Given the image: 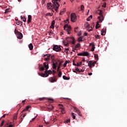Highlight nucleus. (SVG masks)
Here are the masks:
<instances>
[{
  "instance_id": "f257e3e1",
  "label": "nucleus",
  "mask_w": 127,
  "mask_h": 127,
  "mask_svg": "<svg viewBox=\"0 0 127 127\" xmlns=\"http://www.w3.org/2000/svg\"><path fill=\"white\" fill-rule=\"evenodd\" d=\"M52 2L53 3V6H56L55 10L57 12L58 8L59 6H60V4H59V3L60 2V0H53Z\"/></svg>"
},
{
  "instance_id": "f03ea898",
  "label": "nucleus",
  "mask_w": 127,
  "mask_h": 127,
  "mask_svg": "<svg viewBox=\"0 0 127 127\" xmlns=\"http://www.w3.org/2000/svg\"><path fill=\"white\" fill-rule=\"evenodd\" d=\"M64 30H65L67 32V34H70L71 31V26L68 25V24H65L64 26Z\"/></svg>"
},
{
  "instance_id": "7ed1b4c3",
  "label": "nucleus",
  "mask_w": 127,
  "mask_h": 127,
  "mask_svg": "<svg viewBox=\"0 0 127 127\" xmlns=\"http://www.w3.org/2000/svg\"><path fill=\"white\" fill-rule=\"evenodd\" d=\"M44 66H41L40 69L41 71H44V70H48L49 68V66L48 65V63L45 62L43 64Z\"/></svg>"
},
{
  "instance_id": "20e7f679",
  "label": "nucleus",
  "mask_w": 127,
  "mask_h": 127,
  "mask_svg": "<svg viewBox=\"0 0 127 127\" xmlns=\"http://www.w3.org/2000/svg\"><path fill=\"white\" fill-rule=\"evenodd\" d=\"M53 49L56 52H60L61 50H62L60 46H59L58 45H54Z\"/></svg>"
},
{
  "instance_id": "39448f33",
  "label": "nucleus",
  "mask_w": 127,
  "mask_h": 127,
  "mask_svg": "<svg viewBox=\"0 0 127 127\" xmlns=\"http://www.w3.org/2000/svg\"><path fill=\"white\" fill-rule=\"evenodd\" d=\"M77 56H90V53L88 52H83L82 53H80L77 54Z\"/></svg>"
},
{
  "instance_id": "423d86ee",
  "label": "nucleus",
  "mask_w": 127,
  "mask_h": 127,
  "mask_svg": "<svg viewBox=\"0 0 127 127\" xmlns=\"http://www.w3.org/2000/svg\"><path fill=\"white\" fill-rule=\"evenodd\" d=\"M100 13H99L100 16L98 17V19H99L100 22H103L104 20V16H103V13H102V10H100Z\"/></svg>"
},
{
  "instance_id": "0eeeda50",
  "label": "nucleus",
  "mask_w": 127,
  "mask_h": 127,
  "mask_svg": "<svg viewBox=\"0 0 127 127\" xmlns=\"http://www.w3.org/2000/svg\"><path fill=\"white\" fill-rule=\"evenodd\" d=\"M97 62L94 61L93 62L92 61H90L88 64V65L89 66V68H92V67L95 66V65L96 64Z\"/></svg>"
},
{
  "instance_id": "6e6552de",
  "label": "nucleus",
  "mask_w": 127,
  "mask_h": 127,
  "mask_svg": "<svg viewBox=\"0 0 127 127\" xmlns=\"http://www.w3.org/2000/svg\"><path fill=\"white\" fill-rule=\"evenodd\" d=\"M71 20L72 22H75L77 19V16H76V14L71 13L70 15Z\"/></svg>"
},
{
  "instance_id": "1a4fd4ad",
  "label": "nucleus",
  "mask_w": 127,
  "mask_h": 127,
  "mask_svg": "<svg viewBox=\"0 0 127 127\" xmlns=\"http://www.w3.org/2000/svg\"><path fill=\"white\" fill-rule=\"evenodd\" d=\"M47 8L48 9H52V8H51V7H54L55 8H55H56V6H54L53 4L52 5V4L51 3V2L50 3H48L47 4Z\"/></svg>"
},
{
  "instance_id": "9d476101",
  "label": "nucleus",
  "mask_w": 127,
  "mask_h": 127,
  "mask_svg": "<svg viewBox=\"0 0 127 127\" xmlns=\"http://www.w3.org/2000/svg\"><path fill=\"white\" fill-rule=\"evenodd\" d=\"M45 73L46 75V77H48V76H49V74H52V71H51V70H47V69H46V71H45Z\"/></svg>"
},
{
  "instance_id": "9b49d317",
  "label": "nucleus",
  "mask_w": 127,
  "mask_h": 127,
  "mask_svg": "<svg viewBox=\"0 0 127 127\" xmlns=\"http://www.w3.org/2000/svg\"><path fill=\"white\" fill-rule=\"evenodd\" d=\"M89 46H92L91 50L92 52H94L95 51V44L94 42H92L89 44Z\"/></svg>"
},
{
  "instance_id": "f8f14e48",
  "label": "nucleus",
  "mask_w": 127,
  "mask_h": 127,
  "mask_svg": "<svg viewBox=\"0 0 127 127\" xmlns=\"http://www.w3.org/2000/svg\"><path fill=\"white\" fill-rule=\"evenodd\" d=\"M17 37L18 39H22V38L23 37V35H22V33H20V32L17 35Z\"/></svg>"
},
{
  "instance_id": "ddd939ff",
  "label": "nucleus",
  "mask_w": 127,
  "mask_h": 127,
  "mask_svg": "<svg viewBox=\"0 0 127 127\" xmlns=\"http://www.w3.org/2000/svg\"><path fill=\"white\" fill-rule=\"evenodd\" d=\"M50 56H51V55H49V54L45 55L44 56V57H45V56H47V57H48V58H45L44 60H45V61H48V60H49V59H50V58H49V57H50Z\"/></svg>"
},
{
  "instance_id": "4468645a",
  "label": "nucleus",
  "mask_w": 127,
  "mask_h": 127,
  "mask_svg": "<svg viewBox=\"0 0 127 127\" xmlns=\"http://www.w3.org/2000/svg\"><path fill=\"white\" fill-rule=\"evenodd\" d=\"M31 15H29L28 16V20H27V23L29 24L30 23V22H31Z\"/></svg>"
},
{
  "instance_id": "2eb2a0df",
  "label": "nucleus",
  "mask_w": 127,
  "mask_h": 127,
  "mask_svg": "<svg viewBox=\"0 0 127 127\" xmlns=\"http://www.w3.org/2000/svg\"><path fill=\"white\" fill-rule=\"evenodd\" d=\"M25 116H26V113L22 114L21 115V118H20V123H21V122H22V120L24 119V117H25Z\"/></svg>"
},
{
  "instance_id": "dca6fc26",
  "label": "nucleus",
  "mask_w": 127,
  "mask_h": 127,
  "mask_svg": "<svg viewBox=\"0 0 127 127\" xmlns=\"http://www.w3.org/2000/svg\"><path fill=\"white\" fill-rule=\"evenodd\" d=\"M49 81L51 82V83H54V82H56V79L53 77H50L49 78Z\"/></svg>"
},
{
  "instance_id": "f3484780",
  "label": "nucleus",
  "mask_w": 127,
  "mask_h": 127,
  "mask_svg": "<svg viewBox=\"0 0 127 127\" xmlns=\"http://www.w3.org/2000/svg\"><path fill=\"white\" fill-rule=\"evenodd\" d=\"M29 108H30V106H27L25 109L22 111L21 113L23 114L24 112H26V111H28Z\"/></svg>"
},
{
  "instance_id": "a211bd4d",
  "label": "nucleus",
  "mask_w": 127,
  "mask_h": 127,
  "mask_svg": "<svg viewBox=\"0 0 127 127\" xmlns=\"http://www.w3.org/2000/svg\"><path fill=\"white\" fill-rule=\"evenodd\" d=\"M63 62H64L62 61V62H60L59 65L58 66L57 69V71H59L60 67H61V65H62V63H63Z\"/></svg>"
},
{
  "instance_id": "6ab92c4d",
  "label": "nucleus",
  "mask_w": 127,
  "mask_h": 127,
  "mask_svg": "<svg viewBox=\"0 0 127 127\" xmlns=\"http://www.w3.org/2000/svg\"><path fill=\"white\" fill-rule=\"evenodd\" d=\"M100 22H100V21H97V24H96V29H98L99 28H100V24H99V23H100Z\"/></svg>"
},
{
  "instance_id": "aec40b11",
  "label": "nucleus",
  "mask_w": 127,
  "mask_h": 127,
  "mask_svg": "<svg viewBox=\"0 0 127 127\" xmlns=\"http://www.w3.org/2000/svg\"><path fill=\"white\" fill-rule=\"evenodd\" d=\"M106 35V30L105 29H103L101 31V35Z\"/></svg>"
},
{
  "instance_id": "412c9836",
  "label": "nucleus",
  "mask_w": 127,
  "mask_h": 127,
  "mask_svg": "<svg viewBox=\"0 0 127 127\" xmlns=\"http://www.w3.org/2000/svg\"><path fill=\"white\" fill-rule=\"evenodd\" d=\"M28 47H29L30 50H32L33 49V45H32L31 43H30Z\"/></svg>"
},
{
  "instance_id": "4be33fe9",
  "label": "nucleus",
  "mask_w": 127,
  "mask_h": 127,
  "mask_svg": "<svg viewBox=\"0 0 127 127\" xmlns=\"http://www.w3.org/2000/svg\"><path fill=\"white\" fill-rule=\"evenodd\" d=\"M66 40L67 41H69V39H71V38H70V37H67L66 38ZM72 39V44H75V41L73 39Z\"/></svg>"
},
{
  "instance_id": "5701e85b",
  "label": "nucleus",
  "mask_w": 127,
  "mask_h": 127,
  "mask_svg": "<svg viewBox=\"0 0 127 127\" xmlns=\"http://www.w3.org/2000/svg\"><path fill=\"white\" fill-rule=\"evenodd\" d=\"M16 23L18 25H19V24H21V25H22V22L18 20H16Z\"/></svg>"
},
{
  "instance_id": "b1692460",
  "label": "nucleus",
  "mask_w": 127,
  "mask_h": 127,
  "mask_svg": "<svg viewBox=\"0 0 127 127\" xmlns=\"http://www.w3.org/2000/svg\"><path fill=\"white\" fill-rule=\"evenodd\" d=\"M21 19L22 20V21H24V22L26 21V18H25L24 16H21Z\"/></svg>"
},
{
  "instance_id": "393cba45",
  "label": "nucleus",
  "mask_w": 127,
  "mask_h": 127,
  "mask_svg": "<svg viewBox=\"0 0 127 127\" xmlns=\"http://www.w3.org/2000/svg\"><path fill=\"white\" fill-rule=\"evenodd\" d=\"M74 47L77 49V48H80L81 47V44L80 43H78L76 45L74 46Z\"/></svg>"
},
{
  "instance_id": "a878e982",
  "label": "nucleus",
  "mask_w": 127,
  "mask_h": 127,
  "mask_svg": "<svg viewBox=\"0 0 127 127\" xmlns=\"http://www.w3.org/2000/svg\"><path fill=\"white\" fill-rule=\"evenodd\" d=\"M38 75L39 76H41V77H45L46 76V74L45 73H38Z\"/></svg>"
},
{
  "instance_id": "bb28decb",
  "label": "nucleus",
  "mask_w": 127,
  "mask_h": 127,
  "mask_svg": "<svg viewBox=\"0 0 127 127\" xmlns=\"http://www.w3.org/2000/svg\"><path fill=\"white\" fill-rule=\"evenodd\" d=\"M92 18H93V16H92V15H91L89 17H88L86 19L87 21H90V20H91V19H92Z\"/></svg>"
},
{
  "instance_id": "cd10ccee",
  "label": "nucleus",
  "mask_w": 127,
  "mask_h": 127,
  "mask_svg": "<svg viewBox=\"0 0 127 127\" xmlns=\"http://www.w3.org/2000/svg\"><path fill=\"white\" fill-rule=\"evenodd\" d=\"M61 113L63 114H65V110H64V109L62 107H61Z\"/></svg>"
},
{
  "instance_id": "c85d7f7f",
  "label": "nucleus",
  "mask_w": 127,
  "mask_h": 127,
  "mask_svg": "<svg viewBox=\"0 0 127 127\" xmlns=\"http://www.w3.org/2000/svg\"><path fill=\"white\" fill-rule=\"evenodd\" d=\"M57 68V65L55 64V63H53V68L56 69Z\"/></svg>"
},
{
  "instance_id": "c756f323",
  "label": "nucleus",
  "mask_w": 127,
  "mask_h": 127,
  "mask_svg": "<svg viewBox=\"0 0 127 127\" xmlns=\"http://www.w3.org/2000/svg\"><path fill=\"white\" fill-rule=\"evenodd\" d=\"M65 11H66V9L65 8H64L63 11H61L60 13V14L61 15H62V14H64V12H65Z\"/></svg>"
},
{
  "instance_id": "7c9ffc66",
  "label": "nucleus",
  "mask_w": 127,
  "mask_h": 127,
  "mask_svg": "<svg viewBox=\"0 0 127 127\" xmlns=\"http://www.w3.org/2000/svg\"><path fill=\"white\" fill-rule=\"evenodd\" d=\"M85 27H86L87 28H90V24H89V23L88 22H87L86 23V24L85 25Z\"/></svg>"
},
{
  "instance_id": "2f4dec72",
  "label": "nucleus",
  "mask_w": 127,
  "mask_h": 127,
  "mask_svg": "<svg viewBox=\"0 0 127 127\" xmlns=\"http://www.w3.org/2000/svg\"><path fill=\"white\" fill-rule=\"evenodd\" d=\"M82 39H83V36H80L79 38H78V42H80V41H83V40H82Z\"/></svg>"
},
{
  "instance_id": "473e14b6",
  "label": "nucleus",
  "mask_w": 127,
  "mask_h": 127,
  "mask_svg": "<svg viewBox=\"0 0 127 127\" xmlns=\"http://www.w3.org/2000/svg\"><path fill=\"white\" fill-rule=\"evenodd\" d=\"M75 111L76 112H77V114H78V113H80V111L79 110V109L76 107L74 108Z\"/></svg>"
},
{
  "instance_id": "72a5a7b5",
  "label": "nucleus",
  "mask_w": 127,
  "mask_h": 127,
  "mask_svg": "<svg viewBox=\"0 0 127 127\" xmlns=\"http://www.w3.org/2000/svg\"><path fill=\"white\" fill-rule=\"evenodd\" d=\"M71 117L73 119V120H75L76 119V117L75 116V114L73 113H71Z\"/></svg>"
},
{
  "instance_id": "f704fd0d",
  "label": "nucleus",
  "mask_w": 127,
  "mask_h": 127,
  "mask_svg": "<svg viewBox=\"0 0 127 127\" xmlns=\"http://www.w3.org/2000/svg\"><path fill=\"white\" fill-rule=\"evenodd\" d=\"M63 78L64 80H69V78L65 75H63Z\"/></svg>"
},
{
  "instance_id": "c9c22d12",
  "label": "nucleus",
  "mask_w": 127,
  "mask_h": 127,
  "mask_svg": "<svg viewBox=\"0 0 127 127\" xmlns=\"http://www.w3.org/2000/svg\"><path fill=\"white\" fill-rule=\"evenodd\" d=\"M98 57L99 56L97 54H94V58H95V59H96V60H99Z\"/></svg>"
},
{
  "instance_id": "e433bc0d",
  "label": "nucleus",
  "mask_w": 127,
  "mask_h": 127,
  "mask_svg": "<svg viewBox=\"0 0 127 127\" xmlns=\"http://www.w3.org/2000/svg\"><path fill=\"white\" fill-rule=\"evenodd\" d=\"M53 15V13H48L46 14V16H52V15Z\"/></svg>"
},
{
  "instance_id": "4c0bfd02",
  "label": "nucleus",
  "mask_w": 127,
  "mask_h": 127,
  "mask_svg": "<svg viewBox=\"0 0 127 127\" xmlns=\"http://www.w3.org/2000/svg\"><path fill=\"white\" fill-rule=\"evenodd\" d=\"M14 32H15V34H16V35H17L19 33H20V32H19L18 31H17V30H16V29H15L14 30Z\"/></svg>"
},
{
  "instance_id": "58836bf2",
  "label": "nucleus",
  "mask_w": 127,
  "mask_h": 127,
  "mask_svg": "<svg viewBox=\"0 0 127 127\" xmlns=\"http://www.w3.org/2000/svg\"><path fill=\"white\" fill-rule=\"evenodd\" d=\"M68 63V61H66L64 63V67H66L67 66V64Z\"/></svg>"
},
{
  "instance_id": "ea45409f",
  "label": "nucleus",
  "mask_w": 127,
  "mask_h": 127,
  "mask_svg": "<svg viewBox=\"0 0 127 127\" xmlns=\"http://www.w3.org/2000/svg\"><path fill=\"white\" fill-rule=\"evenodd\" d=\"M75 70L77 72H83V71L82 70H80V69L78 67L75 68Z\"/></svg>"
},
{
  "instance_id": "a19ab883",
  "label": "nucleus",
  "mask_w": 127,
  "mask_h": 127,
  "mask_svg": "<svg viewBox=\"0 0 127 127\" xmlns=\"http://www.w3.org/2000/svg\"><path fill=\"white\" fill-rule=\"evenodd\" d=\"M59 77H61L62 76V71H59L58 73Z\"/></svg>"
},
{
  "instance_id": "79ce46f5",
  "label": "nucleus",
  "mask_w": 127,
  "mask_h": 127,
  "mask_svg": "<svg viewBox=\"0 0 127 127\" xmlns=\"http://www.w3.org/2000/svg\"><path fill=\"white\" fill-rule=\"evenodd\" d=\"M48 109H49V110H53V109H54V107L52 106V105H51Z\"/></svg>"
},
{
  "instance_id": "37998d69",
  "label": "nucleus",
  "mask_w": 127,
  "mask_h": 127,
  "mask_svg": "<svg viewBox=\"0 0 127 127\" xmlns=\"http://www.w3.org/2000/svg\"><path fill=\"white\" fill-rule=\"evenodd\" d=\"M4 120H2V122H1V124H0V127H2V126H3V125H4Z\"/></svg>"
},
{
  "instance_id": "c03bdc74",
  "label": "nucleus",
  "mask_w": 127,
  "mask_h": 127,
  "mask_svg": "<svg viewBox=\"0 0 127 127\" xmlns=\"http://www.w3.org/2000/svg\"><path fill=\"white\" fill-rule=\"evenodd\" d=\"M69 51L68 48L65 49V52L66 54H68V51Z\"/></svg>"
},
{
  "instance_id": "a18cd8bd",
  "label": "nucleus",
  "mask_w": 127,
  "mask_h": 127,
  "mask_svg": "<svg viewBox=\"0 0 127 127\" xmlns=\"http://www.w3.org/2000/svg\"><path fill=\"white\" fill-rule=\"evenodd\" d=\"M76 50H77V49L74 47H73L72 51H73V52H75Z\"/></svg>"
},
{
  "instance_id": "49530a36",
  "label": "nucleus",
  "mask_w": 127,
  "mask_h": 127,
  "mask_svg": "<svg viewBox=\"0 0 127 127\" xmlns=\"http://www.w3.org/2000/svg\"><path fill=\"white\" fill-rule=\"evenodd\" d=\"M106 4H107V3L104 2L103 5H102V7H106Z\"/></svg>"
},
{
  "instance_id": "de8ad7c7",
  "label": "nucleus",
  "mask_w": 127,
  "mask_h": 127,
  "mask_svg": "<svg viewBox=\"0 0 127 127\" xmlns=\"http://www.w3.org/2000/svg\"><path fill=\"white\" fill-rule=\"evenodd\" d=\"M13 119L14 120H16V119H17V114H16L14 116Z\"/></svg>"
},
{
  "instance_id": "09e8293b",
  "label": "nucleus",
  "mask_w": 127,
  "mask_h": 127,
  "mask_svg": "<svg viewBox=\"0 0 127 127\" xmlns=\"http://www.w3.org/2000/svg\"><path fill=\"white\" fill-rule=\"evenodd\" d=\"M78 29H79L78 27H76V28H74V32H77Z\"/></svg>"
},
{
  "instance_id": "8fccbe9b",
  "label": "nucleus",
  "mask_w": 127,
  "mask_h": 127,
  "mask_svg": "<svg viewBox=\"0 0 127 127\" xmlns=\"http://www.w3.org/2000/svg\"><path fill=\"white\" fill-rule=\"evenodd\" d=\"M80 9H81V10H84V6L83 5H81Z\"/></svg>"
},
{
  "instance_id": "3c124183",
  "label": "nucleus",
  "mask_w": 127,
  "mask_h": 127,
  "mask_svg": "<svg viewBox=\"0 0 127 127\" xmlns=\"http://www.w3.org/2000/svg\"><path fill=\"white\" fill-rule=\"evenodd\" d=\"M95 37H96V38H97V39H100V36H99L98 35H95Z\"/></svg>"
},
{
  "instance_id": "603ef678",
  "label": "nucleus",
  "mask_w": 127,
  "mask_h": 127,
  "mask_svg": "<svg viewBox=\"0 0 127 127\" xmlns=\"http://www.w3.org/2000/svg\"><path fill=\"white\" fill-rule=\"evenodd\" d=\"M39 100L40 101H43V100H45V97L41 98H39Z\"/></svg>"
},
{
  "instance_id": "864d4df0",
  "label": "nucleus",
  "mask_w": 127,
  "mask_h": 127,
  "mask_svg": "<svg viewBox=\"0 0 127 127\" xmlns=\"http://www.w3.org/2000/svg\"><path fill=\"white\" fill-rule=\"evenodd\" d=\"M77 35H78V36H81V31H79L78 32Z\"/></svg>"
},
{
  "instance_id": "5fc2aeb1",
  "label": "nucleus",
  "mask_w": 127,
  "mask_h": 127,
  "mask_svg": "<svg viewBox=\"0 0 127 127\" xmlns=\"http://www.w3.org/2000/svg\"><path fill=\"white\" fill-rule=\"evenodd\" d=\"M9 9L7 8L5 10V13H6L7 12H9Z\"/></svg>"
},
{
  "instance_id": "6e6d98bb",
  "label": "nucleus",
  "mask_w": 127,
  "mask_h": 127,
  "mask_svg": "<svg viewBox=\"0 0 127 127\" xmlns=\"http://www.w3.org/2000/svg\"><path fill=\"white\" fill-rule=\"evenodd\" d=\"M55 21L53 20L52 23V25H55Z\"/></svg>"
},
{
  "instance_id": "4d7b16f0",
  "label": "nucleus",
  "mask_w": 127,
  "mask_h": 127,
  "mask_svg": "<svg viewBox=\"0 0 127 127\" xmlns=\"http://www.w3.org/2000/svg\"><path fill=\"white\" fill-rule=\"evenodd\" d=\"M88 35V33L86 32L84 33L83 36H87Z\"/></svg>"
},
{
  "instance_id": "13d9d810",
  "label": "nucleus",
  "mask_w": 127,
  "mask_h": 127,
  "mask_svg": "<svg viewBox=\"0 0 127 127\" xmlns=\"http://www.w3.org/2000/svg\"><path fill=\"white\" fill-rule=\"evenodd\" d=\"M14 125H9V126H8L7 127H14Z\"/></svg>"
},
{
  "instance_id": "bf43d9fd",
  "label": "nucleus",
  "mask_w": 127,
  "mask_h": 127,
  "mask_svg": "<svg viewBox=\"0 0 127 127\" xmlns=\"http://www.w3.org/2000/svg\"><path fill=\"white\" fill-rule=\"evenodd\" d=\"M65 123H66L67 124L68 123H70V119H68V120H66V121H65Z\"/></svg>"
},
{
  "instance_id": "052dcab7",
  "label": "nucleus",
  "mask_w": 127,
  "mask_h": 127,
  "mask_svg": "<svg viewBox=\"0 0 127 127\" xmlns=\"http://www.w3.org/2000/svg\"><path fill=\"white\" fill-rule=\"evenodd\" d=\"M44 122H45V124H46V125H49V122H46V121H45V120H44Z\"/></svg>"
},
{
  "instance_id": "680f3d73",
  "label": "nucleus",
  "mask_w": 127,
  "mask_h": 127,
  "mask_svg": "<svg viewBox=\"0 0 127 127\" xmlns=\"http://www.w3.org/2000/svg\"><path fill=\"white\" fill-rule=\"evenodd\" d=\"M92 74H93V73H92V72H89V73H88V75H89V76L92 75Z\"/></svg>"
},
{
  "instance_id": "e2e57ef3",
  "label": "nucleus",
  "mask_w": 127,
  "mask_h": 127,
  "mask_svg": "<svg viewBox=\"0 0 127 127\" xmlns=\"http://www.w3.org/2000/svg\"><path fill=\"white\" fill-rule=\"evenodd\" d=\"M77 114H78V115H79V116H80V117H82V114H81V113H80V112H79V113H78Z\"/></svg>"
},
{
  "instance_id": "0e129e2a",
  "label": "nucleus",
  "mask_w": 127,
  "mask_h": 127,
  "mask_svg": "<svg viewBox=\"0 0 127 127\" xmlns=\"http://www.w3.org/2000/svg\"><path fill=\"white\" fill-rule=\"evenodd\" d=\"M73 65L74 66H76V64H75V62H74V61H73Z\"/></svg>"
},
{
  "instance_id": "69168bd1",
  "label": "nucleus",
  "mask_w": 127,
  "mask_h": 127,
  "mask_svg": "<svg viewBox=\"0 0 127 127\" xmlns=\"http://www.w3.org/2000/svg\"><path fill=\"white\" fill-rule=\"evenodd\" d=\"M50 28H53H53H54V25H51V26H50Z\"/></svg>"
},
{
  "instance_id": "338daca9",
  "label": "nucleus",
  "mask_w": 127,
  "mask_h": 127,
  "mask_svg": "<svg viewBox=\"0 0 127 127\" xmlns=\"http://www.w3.org/2000/svg\"><path fill=\"white\" fill-rule=\"evenodd\" d=\"M76 66H77V67L80 66L79 64L77 63Z\"/></svg>"
},
{
  "instance_id": "774afa93",
  "label": "nucleus",
  "mask_w": 127,
  "mask_h": 127,
  "mask_svg": "<svg viewBox=\"0 0 127 127\" xmlns=\"http://www.w3.org/2000/svg\"><path fill=\"white\" fill-rule=\"evenodd\" d=\"M48 100L49 101H53V100L52 98H48Z\"/></svg>"
}]
</instances>
